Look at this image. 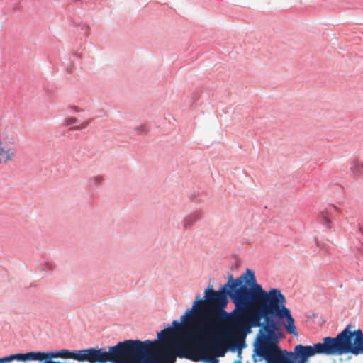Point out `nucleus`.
<instances>
[{
    "instance_id": "423d86ee",
    "label": "nucleus",
    "mask_w": 363,
    "mask_h": 363,
    "mask_svg": "<svg viewBox=\"0 0 363 363\" xmlns=\"http://www.w3.org/2000/svg\"><path fill=\"white\" fill-rule=\"evenodd\" d=\"M76 351L77 352H76V360L80 362L87 361L91 363L96 362V348L91 347L89 349H84Z\"/></svg>"
},
{
    "instance_id": "f8f14e48",
    "label": "nucleus",
    "mask_w": 363,
    "mask_h": 363,
    "mask_svg": "<svg viewBox=\"0 0 363 363\" xmlns=\"http://www.w3.org/2000/svg\"><path fill=\"white\" fill-rule=\"evenodd\" d=\"M91 181L94 184L99 185L103 182L104 179L101 175H96L91 178Z\"/></svg>"
},
{
    "instance_id": "412c9836",
    "label": "nucleus",
    "mask_w": 363,
    "mask_h": 363,
    "mask_svg": "<svg viewBox=\"0 0 363 363\" xmlns=\"http://www.w3.org/2000/svg\"><path fill=\"white\" fill-rule=\"evenodd\" d=\"M0 363H4L3 358H0Z\"/></svg>"
},
{
    "instance_id": "1a4fd4ad",
    "label": "nucleus",
    "mask_w": 363,
    "mask_h": 363,
    "mask_svg": "<svg viewBox=\"0 0 363 363\" xmlns=\"http://www.w3.org/2000/svg\"><path fill=\"white\" fill-rule=\"evenodd\" d=\"M26 360H43L49 359L48 352H29L25 353Z\"/></svg>"
},
{
    "instance_id": "4468645a",
    "label": "nucleus",
    "mask_w": 363,
    "mask_h": 363,
    "mask_svg": "<svg viewBox=\"0 0 363 363\" xmlns=\"http://www.w3.org/2000/svg\"><path fill=\"white\" fill-rule=\"evenodd\" d=\"M89 123H90V120L87 121H84L80 125L74 126V127L72 128L71 129L78 130H81L82 128H85L89 125Z\"/></svg>"
},
{
    "instance_id": "20e7f679",
    "label": "nucleus",
    "mask_w": 363,
    "mask_h": 363,
    "mask_svg": "<svg viewBox=\"0 0 363 363\" xmlns=\"http://www.w3.org/2000/svg\"><path fill=\"white\" fill-rule=\"evenodd\" d=\"M16 154L14 134L7 128H0V164L13 161Z\"/></svg>"
},
{
    "instance_id": "f3484780",
    "label": "nucleus",
    "mask_w": 363,
    "mask_h": 363,
    "mask_svg": "<svg viewBox=\"0 0 363 363\" xmlns=\"http://www.w3.org/2000/svg\"><path fill=\"white\" fill-rule=\"evenodd\" d=\"M11 360H13V357H12V355L3 358L4 363V362H10Z\"/></svg>"
},
{
    "instance_id": "0eeeda50",
    "label": "nucleus",
    "mask_w": 363,
    "mask_h": 363,
    "mask_svg": "<svg viewBox=\"0 0 363 363\" xmlns=\"http://www.w3.org/2000/svg\"><path fill=\"white\" fill-rule=\"evenodd\" d=\"M49 359L51 358H65V359H73L76 360V352L69 351L67 349H62L61 350H56L51 352H48Z\"/></svg>"
},
{
    "instance_id": "ddd939ff",
    "label": "nucleus",
    "mask_w": 363,
    "mask_h": 363,
    "mask_svg": "<svg viewBox=\"0 0 363 363\" xmlns=\"http://www.w3.org/2000/svg\"><path fill=\"white\" fill-rule=\"evenodd\" d=\"M77 122V119L76 118L71 117V118H66L64 121V125L65 126H69L74 123H76Z\"/></svg>"
},
{
    "instance_id": "39448f33",
    "label": "nucleus",
    "mask_w": 363,
    "mask_h": 363,
    "mask_svg": "<svg viewBox=\"0 0 363 363\" xmlns=\"http://www.w3.org/2000/svg\"><path fill=\"white\" fill-rule=\"evenodd\" d=\"M333 211H339V209L337 207L331 205L323 210L318 216V221L327 228H331L333 226L331 220Z\"/></svg>"
},
{
    "instance_id": "2eb2a0df",
    "label": "nucleus",
    "mask_w": 363,
    "mask_h": 363,
    "mask_svg": "<svg viewBox=\"0 0 363 363\" xmlns=\"http://www.w3.org/2000/svg\"><path fill=\"white\" fill-rule=\"evenodd\" d=\"M13 359H17V360H21V361H26V356L25 354H16L12 355Z\"/></svg>"
},
{
    "instance_id": "dca6fc26",
    "label": "nucleus",
    "mask_w": 363,
    "mask_h": 363,
    "mask_svg": "<svg viewBox=\"0 0 363 363\" xmlns=\"http://www.w3.org/2000/svg\"><path fill=\"white\" fill-rule=\"evenodd\" d=\"M136 130L139 133H145L147 132V128H146L145 125H141L140 127L138 128Z\"/></svg>"
},
{
    "instance_id": "9b49d317",
    "label": "nucleus",
    "mask_w": 363,
    "mask_h": 363,
    "mask_svg": "<svg viewBox=\"0 0 363 363\" xmlns=\"http://www.w3.org/2000/svg\"><path fill=\"white\" fill-rule=\"evenodd\" d=\"M350 169L352 172V173L356 175L363 174V163L357 161H354L352 163Z\"/></svg>"
},
{
    "instance_id": "aec40b11",
    "label": "nucleus",
    "mask_w": 363,
    "mask_h": 363,
    "mask_svg": "<svg viewBox=\"0 0 363 363\" xmlns=\"http://www.w3.org/2000/svg\"><path fill=\"white\" fill-rule=\"evenodd\" d=\"M360 231L362 232V233L363 234V226L360 228Z\"/></svg>"
},
{
    "instance_id": "9d476101",
    "label": "nucleus",
    "mask_w": 363,
    "mask_h": 363,
    "mask_svg": "<svg viewBox=\"0 0 363 363\" xmlns=\"http://www.w3.org/2000/svg\"><path fill=\"white\" fill-rule=\"evenodd\" d=\"M95 357L96 362H111V351L109 350L108 352H103L101 349H96Z\"/></svg>"
},
{
    "instance_id": "f03ea898",
    "label": "nucleus",
    "mask_w": 363,
    "mask_h": 363,
    "mask_svg": "<svg viewBox=\"0 0 363 363\" xmlns=\"http://www.w3.org/2000/svg\"><path fill=\"white\" fill-rule=\"evenodd\" d=\"M175 331L168 328L157 333L160 340H133L119 342L110 347L113 363H152L157 352L167 353L174 345Z\"/></svg>"
},
{
    "instance_id": "6ab92c4d",
    "label": "nucleus",
    "mask_w": 363,
    "mask_h": 363,
    "mask_svg": "<svg viewBox=\"0 0 363 363\" xmlns=\"http://www.w3.org/2000/svg\"><path fill=\"white\" fill-rule=\"evenodd\" d=\"M71 109H72V111H75V112H77V111H79V108H78V107H77V106H72V107H71Z\"/></svg>"
},
{
    "instance_id": "4be33fe9",
    "label": "nucleus",
    "mask_w": 363,
    "mask_h": 363,
    "mask_svg": "<svg viewBox=\"0 0 363 363\" xmlns=\"http://www.w3.org/2000/svg\"><path fill=\"white\" fill-rule=\"evenodd\" d=\"M234 363H242V362L240 361H235Z\"/></svg>"
},
{
    "instance_id": "f257e3e1",
    "label": "nucleus",
    "mask_w": 363,
    "mask_h": 363,
    "mask_svg": "<svg viewBox=\"0 0 363 363\" xmlns=\"http://www.w3.org/2000/svg\"><path fill=\"white\" fill-rule=\"evenodd\" d=\"M204 299L196 296L191 309L182 317L184 325L191 328L202 339L212 338L225 322L234 331H247L251 327H260L255 350L264 363H306L309 357L320 353H332L330 340L323 339L313 346L298 345L294 352L281 350L275 333L279 327L274 320L286 319L288 333L298 332L294 318L286 306V299L280 289L268 291L257 282L254 272H246L228 281L218 291L206 289Z\"/></svg>"
},
{
    "instance_id": "7ed1b4c3",
    "label": "nucleus",
    "mask_w": 363,
    "mask_h": 363,
    "mask_svg": "<svg viewBox=\"0 0 363 363\" xmlns=\"http://www.w3.org/2000/svg\"><path fill=\"white\" fill-rule=\"evenodd\" d=\"M347 325L336 337H326L330 340V344L332 345V353H320L325 355L342 354L352 352L356 347L363 351V333L359 329L352 332Z\"/></svg>"
},
{
    "instance_id": "a211bd4d",
    "label": "nucleus",
    "mask_w": 363,
    "mask_h": 363,
    "mask_svg": "<svg viewBox=\"0 0 363 363\" xmlns=\"http://www.w3.org/2000/svg\"><path fill=\"white\" fill-rule=\"evenodd\" d=\"M172 324H173L174 326H177V327H179V326L181 325H180V323H179L178 321H177V320H174V321H173V323H172Z\"/></svg>"
},
{
    "instance_id": "6e6552de",
    "label": "nucleus",
    "mask_w": 363,
    "mask_h": 363,
    "mask_svg": "<svg viewBox=\"0 0 363 363\" xmlns=\"http://www.w3.org/2000/svg\"><path fill=\"white\" fill-rule=\"evenodd\" d=\"M201 217V213L199 211L194 212L186 216L183 222L184 228L187 229L192 226Z\"/></svg>"
}]
</instances>
